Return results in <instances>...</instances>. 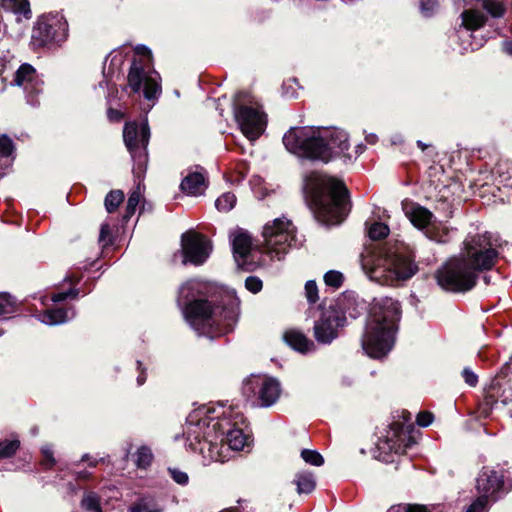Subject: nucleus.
<instances>
[{"label": "nucleus", "instance_id": "4d7b16f0", "mask_svg": "<svg viewBox=\"0 0 512 512\" xmlns=\"http://www.w3.org/2000/svg\"><path fill=\"white\" fill-rule=\"evenodd\" d=\"M69 298V293L66 291L59 292V293H53L51 295V301L54 303L62 302Z\"/></svg>", "mask_w": 512, "mask_h": 512}, {"label": "nucleus", "instance_id": "473e14b6", "mask_svg": "<svg viewBox=\"0 0 512 512\" xmlns=\"http://www.w3.org/2000/svg\"><path fill=\"white\" fill-rule=\"evenodd\" d=\"M124 200V193L121 190H111L105 197L104 205L108 213H113Z\"/></svg>", "mask_w": 512, "mask_h": 512}, {"label": "nucleus", "instance_id": "6e6552de", "mask_svg": "<svg viewBox=\"0 0 512 512\" xmlns=\"http://www.w3.org/2000/svg\"><path fill=\"white\" fill-rule=\"evenodd\" d=\"M135 57L127 75V85L133 93H141L147 101L155 103L162 94L161 76L152 68L151 50L142 44L135 48Z\"/></svg>", "mask_w": 512, "mask_h": 512}, {"label": "nucleus", "instance_id": "dca6fc26", "mask_svg": "<svg viewBox=\"0 0 512 512\" xmlns=\"http://www.w3.org/2000/svg\"><path fill=\"white\" fill-rule=\"evenodd\" d=\"M414 444L412 437L407 434L402 423L393 422L386 435L379 438L377 443V456L384 462H390V456L394 454L404 453Z\"/></svg>", "mask_w": 512, "mask_h": 512}, {"label": "nucleus", "instance_id": "49530a36", "mask_svg": "<svg viewBox=\"0 0 512 512\" xmlns=\"http://www.w3.org/2000/svg\"><path fill=\"white\" fill-rule=\"evenodd\" d=\"M245 288L253 293L257 294L259 293L263 288V282L262 280L257 276H248L245 279Z\"/></svg>", "mask_w": 512, "mask_h": 512}, {"label": "nucleus", "instance_id": "8fccbe9b", "mask_svg": "<svg viewBox=\"0 0 512 512\" xmlns=\"http://www.w3.org/2000/svg\"><path fill=\"white\" fill-rule=\"evenodd\" d=\"M434 416L431 412L423 411L419 412L416 417V423L420 427H428L433 422Z\"/></svg>", "mask_w": 512, "mask_h": 512}, {"label": "nucleus", "instance_id": "6ab92c4d", "mask_svg": "<svg viewBox=\"0 0 512 512\" xmlns=\"http://www.w3.org/2000/svg\"><path fill=\"white\" fill-rule=\"evenodd\" d=\"M509 368L505 367L495 377L485 395V406L482 402V417L487 414L498 400L507 405L512 403V382L508 377Z\"/></svg>", "mask_w": 512, "mask_h": 512}, {"label": "nucleus", "instance_id": "09e8293b", "mask_svg": "<svg viewBox=\"0 0 512 512\" xmlns=\"http://www.w3.org/2000/svg\"><path fill=\"white\" fill-rule=\"evenodd\" d=\"M305 293L307 300L314 304L318 301V288L316 282L313 280H308L305 284Z\"/></svg>", "mask_w": 512, "mask_h": 512}, {"label": "nucleus", "instance_id": "72a5a7b5", "mask_svg": "<svg viewBox=\"0 0 512 512\" xmlns=\"http://www.w3.org/2000/svg\"><path fill=\"white\" fill-rule=\"evenodd\" d=\"M295 482L299 494L311 493L315 488V480L311 473L299 474Z\"/></svg>", "mask_w": 512, "mask_h": 512}, {"label": "nucleus", "instance_id": "0e129e2a", "mask_svg": "<svg viewBox=\"0 0 512 512\" xmlns=\"http://www.w3.org/2000/svg\"><path fill=\"white\" fill-rule=\"evenodd\" d=\"M366 141L370 144H375L377 142V135L374 134V133H370L368 135H366L365 137Z\"/></svg>", "mask_w": 512, "mask_h": 512}, {"label": "nucleus", "instance_id": "f257e3e1", "mask_svg": "<svg viewBox=\"0 0 512 512\" xmlns=\"http://www.w3.org/2000/svg\"><path fill=\"white\" fill-rule=\"evenodd\" d=\"M235 290L191 279L178 289L177 305L198 336L214 338L234 330L240 316Z\"/></svg>", "mask_w": 512, "mask_h": 512}, {"label": "nucleus", "instance_id": "5fc2aeb1", "mask_svg": "<svg viewBox=\"0 0 512 512\" xmlns=\"http://www.w3.org/2000/svg\"><path fill=\"white\" fill-rule=\"evenodd\" d=\"M107 116L110 121L118 122L123 118V114L121 111L113 108H109L107 110Z\"/></svg>", "mask_w": 512, "mask_h": 512}, {"label": "nucleus", "instance_id": "2eb2a0df", "mask_svg": "<svg viewBox=\"0 0 512 512\" xmlns=\"http://www.w3.org/2000/svg\"><path fill=\"white\" fill-rule=\"evenodd\" d=\"M506 473L500 466L487 467L482 472V510L512 489V477L509 471Z\"/></svg>", "mask_w": 512, "mask_h": 512}, {"label": "nucleus", "instance_id": "0eeeda50", "mask_svg": "<svg viewBox=\"0 0 512 512\" xmlns=\"http://www.w3.org/2000/svg\"><path fill=\"white\" fill-rule=\"evenodd\" d=\"M310 209L327 225L341 223L350 210L349 192L334 177L319 175L307 184Z\"/></svg>", "mask_w": 512, "mask_h": 512}, {"label": "nucleus", "instance_id": "37998d69", "mask_svg": "<svg viewBox=\"0 0 512 512\" xmlns=\"http://www.w3.org/2000/svg\"><path fill=\"white\" fill-rule=\"evenodd\" d=\"M343 280V274L336 270H330L324 275L325 284L333 288H339L343 284Z\"/></svg>", "mask_w": 512, "mask_h": 512}, {"label": "nucleus", "instance_id": "393cba45", "mask_svg": "<svg viewBox=\"0 0 512 512\" xmlns=\"http://www.w3.org/2000/svg\"><path fill=\"white\" fill-rule=\"evenodd\" d=\"M283 339L289 347L302 354L314 352L316 349L314 342L299 330H287L283 335Z\"/></svg>", "mask_w": 512, "mask_h": 512}, {"label": "nucleus", "instance_id": "7c9ffc66", "mask_svg": "<svg viewBox=\"0 0 512 512\" xmlns=\"http://www.w3.org/2000/svg\"><path fill=\"white\" fill-rule=\"evenodd\" d=\"M17 311L16 299L6 292H0V318H6V315Z\"/></svg>", "mask_w": 512, "mask_h": 512}, {"label": "nucleus", "instance_id": "79ce46f5", "mask_svg": "<svg viewBox=\"0 0 512 512\" xmlns=\"http://www.w3.org/2000/svg\"><path fill=\"white\" fill-rule=\"evenodd\" d=\"M141 195L138 191H134L129 195L127 200L125 214L123 216L124 220H128L131 216L134 215L136 208L140 202Z\"/></svg>", "mask_w": 512, "mask_h": 512}, {"label": "nucleus", "instance_id": "7ed1b4c3", "mask_svg": "<svg viewBox=\"0 0 512 512\" xmlns=\"http://www.w3.org/2000/svg\"><path fill=\"white\" fill-rule=\"evenodd\" d=\"M287 151L299 158L328 163L336 157L351 161L347 153L349 136L346 131L335 127L303 126L291 127L283 136Z\"/></svg>", "mask_w": 512, "mask_h": 512}, {"label": "nucleus", "instance_id": "a878e982", "mask_svg": "<svg viewBox=\"0 0 512 512\" xmlns=\"http://www.w3.org/2000/svg\"><path fill=\"white\" fill-rule=\"evenodd\" d=\"M511 0H482V28L488 22L487 16L493 19L501 18Z\"/></svg>", "mask_w": 512, "mask_h": 512}, {"label": "nucleus", "instance_id": "13d9d810", "mask_svg": "<svg viewBox=\"0 0 512 512\" xmlns=\"http://www.w3.org/2000/svg\"><path fill=\"white\" fill-rule=\"evenodd\" d=\"M137 369L140 371L139 375L137 376V384L139 386L143 385L146 381V374L142 367L141 361H137Z\"/></svg>", "mask_w": 512, "mask_h": 512}, {"label": "nucleus", "instance_id": "69168bd1", "mask_svg": "<svg viewBox=\"0 0 512 512\" xmlns=\"http://www.w3.org/2000/svg\"><path fill=\"white\" fill-rule=\"evenodd\" d=\"M90 477V473L86 470L79 471L76 474L77 479H88Z\"/></svg>", "mask_w": 512, "mask_h": 512}, {"label": "nucleus", "instance_id": "ea45409f", "mask_svg": "<svg viewBox=\"0 0 512 512\" xmlns=\"http://www.w3.org/2000/svg\"><path fill=\"white\" fill-rule=\"evenodd\" d=\"M301 458L310 465L321 466L324 463L323 456L316 450L303 449L301 451Z\"/></svg>", "mask_w": 512, "mask_h": 512}, {"label": "nucleus", "instance_id": "e433bc0d", "mask_svg": "<svg viewBox=\"0 0 512 512\" xmlns=\"http://www.w3.org/2000/svg\"><path fill=\"white\" fill-rule=\"evenodd\" d=\"M80 505L86 511L95 512L101 507L100 497L95 492L85 493Z\"/></svg>", "mask_w": 512, "mask_h": 512}, {"label": "nucleus", "instance_id": "a19ab883", "mask_svg": "<svg viewBox=\"0 0 512 512\" xmlns=\"http://www.w3.org/2000/svg\"><path fill=\"white\" fill-rule=\"evenodd\" d=\"M439 9L438 0H420L419 11L425 18L432 17Z\"/></svg>", "mask_w": 512, "mask_h": 512}, {"label": "nucleus", "instance_id": "e2e57ef3", "mask_svg": "<svg viewBox=\"0 0 512 512\" xmlns=\"http://www.w3.org/2000/svg\"><path fill=\"white\" fill-rule=\"evenodd\" d=\"M502 50L505 54L512 57V39L502 42Z\"/></svg>", "mask_w": 512, "mask_h": 512}, {"label": "nucleus", "instance_id": "f704fd0d", "mask_svg": "<svg viewBox=\"0 0 512 512\" xmlns=\"http://www.w3.org/2000/svg\"><path fill=\"white\" fill-rule=\"evenodd\" d=\"M5 10L11 11L18 15H23L25 18L31 17L30 5L27 0H14L13 5H1Z\"/></svg>", "mask_w": 512, "mask_h": 512}, {"label": "nucleus", "instance_id": "774afa93", "mask_svg": "<svg viewBox=\"0 0 512 512\" xmlns=\"http://www.w3.org/2000/svg\"><path fill=\"white\" fill-rule=\"evenodd\" d=\"M416 145L418 148H420L422 151H425L430 145L429 144H426L424 143L423 141L421 140H417L416 142Z\"/></svg>", "mask_w": 512, "mask_h": 512}, {"label": "nucleus", "instance_id": "864d4df0", "mask_svg": "<svg viewBox=\"0 0 512 512\" xmlns=\"http://www.w3.org/2000/svg\"><path fill=\"white\" fill-rule=\"evenodd\" d=\"M478 426L479 417L477 416L476 412L470 413V418L464 423V429L468 432H475L477 431Z\"/></svg>", "mask_w": 512, "mask_h": 512}, {"label": "nucleus", "instance_id": "338daca9", "mask_svg": "<svg viewBox=\"0 0 512 512\" xmlns=\"http://www.w3.org/2000/svg\"><path fill=\"white\" fill-rule=\"evenodd\" d=\"M67 293H69V298H77L78 295H79V289L77 288H70L69 290L66 291Z\"/></svg>", "mask_w": 512, "mask_h": 512}, {"label": "nucleus", "instance_id": "bf43d9fd", "mask_svg": "<svg viewBox=\"0 0 512 512\" xmlns=\"http://www.w3.org/2000/svg\"><path fill=\"white\" fill-rule=\"evenodd\" d=\"M103 460H104L103 458L100 459V461H103ZM85 461H88L89 467H96L99 462V460H97L96 458H91V456L87 453L81 457V462H85Z\"/></svg>", "mask_w": 512, "mask_h": 512}, {"label": "nucleus", "instance_id": "58836bf2", "mask_svg": "<svg viewBox=\"0 0 512 512\" xmlns=\"http://www.w3.org/2000/svg\"><path fill=\"white\" fill-rule=\"evenodd\" d=\"M389 227L382 222H374L368 228V236L372 240H380L388 236Z\"/></svg>", "mask_w": 512, "mask_h": 512}, {"label": "nucleus", "instance_id": "6e6d98bb", "mask_svg": "<svg viewBox=\"0 0 512 512\" xmlns=\"http://www.w3.org/2000/svg\"><path fill=\"white\" fill-rule=\"evenodd\" d=\"M407 512H430L428 506L423 504L407 503Z\"/></svg>", "mask_w": 512, "mask_h": 512}, {"label": "nucleus", "instance_id": "a18cd8bd", "mask_svg": "<svg viewBox=\"0 0 512 512\" xmlns=\"http://www.w3.org/2000/svg\"><path fill=\"white\" fill-rule=\"evenodd\" d=\"M14 152V143L7 135H0V157H9Z\"/></svg>", "mask_w": 512, "mask_h": 512}, {"label": "nucleus", "instance_id": "c9c22d12", "mask_svg": "<svg viewBox=\"0 0 512 512\" xmlns=\"http://www.w3.org/2000/svg\"><path fill=\"white\" fill-rule=\"evenodd\" d=\"M236 196L231 192L223 193L215 201V206L219 211L228 212L234 208Z\"/></svg>", "mask_w": 512, "mask_h": 512}, {"label": "nucleus", "instance_id": "9d476101", "mask_svg": "<svg viewBox=\"0 0 512 512\" xmlns=\"http://www.w3.org/2000/svg\"><path fill=\"white\" fill-rule=\"evenodd\" d=\"M262 236L272 260H282L290 248L301 245V240L296 235V227L286 217L276 218L265 224Z\"/></svg>", "mask_w": 512, "mask_h": 512}, {"label": "nucleus", "instance_id": "3c124183", "mask_svg": "<svg viewBox=\"0 0 512 512\" xmlns=\"http://www.w3.org/2000/svg\"><path fill=\"white\" fill-rule=\"evenodd\" d=\"M42 454L45 459V462H44L45 467L47 469L52 468L56 463L52 448L50 446L42 447Z\"/></svg>", "mask_w": 512, "mask_h": 512}, {"label": "nucleus", "instance_id": "b1692460", "mask_svg": "<svg viewBox=\"0 0 512 512\" xmlns=\"http://www.w3.org/2000/svg\"><path fill=\"white\" fill-rule=\"evenodd\" d=\"M76 315L74 307L47 309L38 315L41 323L49 326L61 325L73 319Z\"/></svg>", "mask_w": 512, "mask_h": 512}, {"label": "nucleus", "instance_id": "4be33fe9", "mask_svg": "<svg viewBox=\"0 0 512 512\" xmlns=\"http://www.w3.org/2000/svg\"><path fill=\"white\" fill-rule=\"evenodd\" d=\"M401 206L405 216L410 220L413 226L420 230L429 228L428 226L432 223L434 218L431 211L408 199L403 200Z\"/></svg>", "mask_w": 512, "mask_h": 512}, {"label": "nucleus", "instance_id": "2f4dec72", "mask_svg": "<svg viewBox=\"0 0 512 512\" xmlns=\"http://www.w3.org/2000/svg\"><path fill=\"white\" fill-rule=\"evenodd\" d=\"M164 509L162 506L157 504L153 500L148 499H140L139 501L132 504L128 512H163Z\"/></svg>", "mask_w": 512, "mask_h": 512}, {"label": "nucleus", "instance_id": "4468645a", "mask_svg": "<svg viewBox=\"0 0 512 512\" xmlns=\"http://www.w3.org/2000/svg\"><path fill=\"white\" fill-rule=\"evenodd\" d=\"M123 139L134 167L139 171H144L148 162L147 146L150 140V128L147 120L141 123L127 122L123 129Z\"/></svg>", "mask_w": 512, "mask_h": 512}, {"label": "nucleus", "instance_id": "de8ad7c7", "mask_svg": "<svg viewBox=\"0 0 512 512\" xmlns=\"http://www.w3.org/2000/svg\"><path fill=\"white\" fill-rule=\"evenodd\" d=\"M99 243L103 247H107L112 244L111 228L108 223H102L99 233Z\"/></svg>", "mask_w": 512, "mask_h": 512}, {"label": "nucleus", "instance_id": "cd10ccee", "mask_svg": "<svg viewBox=\"0 0 512 512\" xmlns=\"http://www.w3.org/2000/svg\"><path fill=\"white\" fill-rule=\"evenodd\" d=\"M36 78V70L30 64H22L15 72L12 83L16 86H22L25 91L31 93L34 90L32 82Z\"/></svg>", "mask_w": 512, "mask_h": 512}, {"label": "nucleus", "instance_id": "a211bd4d", "mask_svg": "<svg viewBox=\"0 0 512 512\" xmlns=\"http://www.w3.org/2000/svg\"><path fill=\"white\" fill-rule=\"evenodd\" d=\"M500 174V170L496 171ZM511 185L502 175L495 176L494 171H482V205H491L497 202H504L509 198Z\"/></svg>", "mask_w": 512, "mask_h": 512}, {"label": "nucleus", "instance_id": "423d86ee", "mask_svg": "<svg viewBox=\"0 0 512 512\" xmlns=\"http://www.w3.org/2000/svg\"><path fill=\"white\" fill-rule=\"evenodd\" d=\"M480 272V234L469 233L459 255L448 258L435 271L439 287L447 292L465 293L474 288Z\"/></svg>", "mask_w": 512, "mask_h": 512}, {"label": "nucleus", "instance_id": "1a4fd4ad", "mask_svg": "<svg viewBox=\"0 0 512 512\" xmlns=\"http://www.w3.org/2000/svg\"><path fill=\"white\" fill-rule=\"evenodd\" d=\"M350 304V299L345 296L321 312L313 326V336L318 344L330 345L339 337V330L346 326L347 316L356 319L361 314L358 307L351 308Z\"/></svg>", "mask_w": 512, "mask_h": 512}, {"label": "nucleus", "instance_id": "f3484780", "mask_svg": "<svg viewBox=\"0 0 512 512\" xmlns=\"http://www.w3.org/2000/svg\"><path fill=\"white\" fill-rule=\"evenodd\" d=\"M181 250L183 263L195 266L202 265L209 258L212 251L211 241L196 232H185L181 236Z\"/></svg>", "mask_w": 512, "mask_h": 512}, {"label": "nucleus", "instance_id": "412c9836", "mask_svg": "<svg viewBox=\"0 0 512 512\" xmlns=\"http://www.w3.org/2000/svg\"><path fill=\"white\" fill-rule=\"evenodd\" d=\"M462 28L459 30L462 53L480 49V42L474 32L480 28V13L475 9H466L461 14Z\"/></svg>", "mask_w": 512, "mask_h": 512}, {"label": "nucleus", "instance_id": "c85d7f7f", "mask_svg": "<svg viewBox=\"0 0 512 512\" xmlns=\"http://www.w3.org/2000/svg\"><path fill=\"white\" fill-rule=\"evenodd\" d=\"M153 453L150 447L140 446L134 454V463L139 469H147L153 460Z\"/></svg>", "mask_w": 512, "mask_h": 512}, {"label": "nucleus", "instance_id": "f03ea898", "mask_svg": "<svg viewBox=\"0 0 512 512\" xmlns=\"http://www.w3.org/2000/svg\"><path fill=\"white\" fill-rule=\"evenodd\" d=\"M242 415L231 407L203 406L186 419L183 427L185 445L193 452H198L204 459L225 462L226 451H240L247 443V437L238 423Z\"/></svg>", "mask_w": 512, "mask_h": 512}, {"label": "nucleus", "instance_id": "ddd939ff", "mask_svg": "<svg viewBox=\"0 0 512 512\" xmlns=\"http://www.w3.org/2000/svg\"><path fill=\"white\" fill-rule=\"evenodd\" d=\"M68 23L59 13L40 16L32 28L31 45L34 48L61 46L68 38Z\"/></svg>", "mask_w": 512, "mask_h": 512}, {"label": "nucleus", "instance_id": "4c0bfd02", "mask_svg": "<svg viewBox=\"0 0 512 512\" xmlns=\"http://www.w3.org/2000/svg\"><path fill=\"white\" fill-rule=\"evenodd\" d=\"M20 447L18 439L0 441V458H10L14 456Z\"/></svg>", "mask_w": 512, "mask_h": 512}, {"label": "nucleus", "instance_id": "bb28decb", "mask_svg": "<svg viewBox=\"0 0 512 512\" xmlns=\"http://www.w3.org/2000/svg\"><path fill=\"white\" fill-rule=\"evenodd\" d=\"M251 245V237L245 232L237 233L232 239L233 255L239 265H241L240 260H242L243 263L246 262V258L250 253Z\"/></svg>", "mask_w": 512, "mask_h": 512}, {"label": "nucleus", "instance_id": "aec40b11", "mask_svg": "<svg viewBox=\"0 0 512 512\" xmlns=\"http://www.w3.org/2000/svg\"><path fill=\"white\" fill-rule=\"evenodd\" d=\"M504 242L498 234L492 232H485L482 234V280L489 284L491 280L499 279V273L493 272V275H484V271L492 270L496 265L500 251L502 250Z\"/></svg>", "mask_w": 512, "mask_h": 512}, {"label": "nucleus", "instance_id": "603ef678", "mask_svg": "<svg viewBox=\"0 0 512 512\" xmlns=\"http://www.w3.org/2000/svg\"><path fill=\"white\" fill-rule=\"evenodd\" d=\"M462 376L466 382L471 387H475L478 383V375L474 373L469 367H465L462 371Z\"/></svg>", "mask_w": 512, "mask_h": 512}, {"label": "nucleus", "instance_id": "5701e85b", "mask_svg": "<svg viewBox=\"0 0 512 512\" xmlns=\"http://www.w3.org/2000/svg\"><path fill=\"white\" fill-rule=\"evenodd\" d=\"M207 188V183L203 169L197 167V170H190L187 175L182 179L180 189L191 196L202 195Z\"/></svg>", "mask_w": 512, "mask_h": 512}, {"label": "nucleus", "instance_id": "c03bdc74", "mask_svg": "<svg viewBox=\"0 0 512 512\" xmlns=\"http://www.w3.org/2000/svg\"><path fill=\"white\" fill-rule=\"evenodd\" d=\"M167 471L175 483L180 486L188 485L189 476L186 472L180 470L177 467H168Z\"/></svg>", "mask_w": 512, "mask_h": 512}, {"label": "nucleus", "instance_id": "20e7f679", "mask_svg": "<svg viewBox=\"0 0 512 512\" xmlns=\"http://www.w3.org/2000/svg\"><path fill=\"white\" fill-rule=\"evenodd\" d=\"M412 252L403 244L377 247L361 254V266L370 280L387 286H400L419 270Z\"/></svg>", "mask_w": 512, "mask_h": 512}, {"label": "nucleus", "instance_id": "39448f33", "mask_svg": "<svg viewBox=\"0 0 512 512\" xmlns=\"http://www.w3.org/2000/svg\"><path fill=\"white\" fill-rule=\"evenodd\" d=\"M400 318L397 300L390 297L374 299L362 338V348L369 357L381 359L392 350Z\"/></svg>", "mask_w": 512, "mask_h": 512}, {"label": "nucleus", "instance_id": "052dcab7", "mask_svg": "<svg viewBox=\"0 0 512 512\" xmlns=\"http://www.w3.org/2000/svg\"><path fill=\"white\" fill-rule=\"evenodd\" d=\"M465 512H480V496H477Z\"/></svg>", "mask_w": 512, "mask_h": 512}, {"label": "nucleus", "instance_id": "9b49d317", "mask_svg": "<svg viewBox=\"0 0 512 512\" xmlns=\"http://www.w3.org/2000/svg\"><path fill=\"white\" fill-rule=\"evenodd\" d=\"M233 112L242 133L250 141H255L264 132L266 115L258 104L251 100L248 92L239 91L235 94Z\"/></svg>", "mask_w": 512, "mask_h": 512}, {"label": "nucleus", "instance_id": "680f3d73", "mask_svg": "<svg viewBox=\"0 0 512 512\" xmlns=\"http://www.w3.org/2000/svg\"><path fill=\"white\" fill-rule=\"evenodd\" d=\"M387 512H407V503L392 505Z\"/></svg>", "mask_w": 512, "mask_h": 512}, {"label": "nucleus", "instance_id": "f8f14e48", "mask_svg": "<svg viewBox=\"0 0 512 512\" xmlns=\"http://www.w3.org/2000/svg\"><path fill=\"white\" fill-rule=\"evenodd\" d=\"M242 393L252 407L269 408L278 402L282 387L275 377L251 374L243 381Z\"/></svg>", "mask_w": 512, "mask_h": 512}, {"label": "nucleus", "instance_id": "c756f323", "mask_svg": "<svg viewBox=\"0 0 512 512\" xmlns=\"http://www.w3.org/2000/svg\"><path fill=\"white\" fill-rule=\"evenodd\" d=\"M426 236L439 244L449 243L451 240L450 231L447 227L431 226L426 230Z\"/></svg>", "mask_w": 512, "mask_h": 512}]
</instances>
